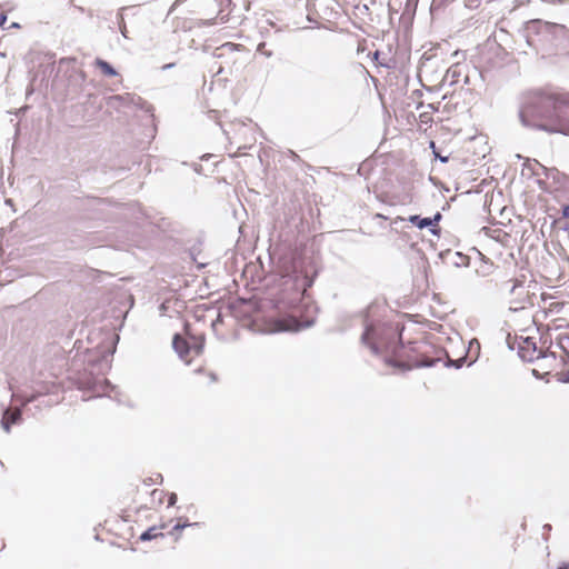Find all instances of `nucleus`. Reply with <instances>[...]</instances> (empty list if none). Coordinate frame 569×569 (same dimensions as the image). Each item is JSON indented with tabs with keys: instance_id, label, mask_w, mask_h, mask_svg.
Listing matches in <instances>:
<instances>
[{
	"instance_id": "1",
	"label": "nucleus",
	"mask_w": 569,
	"mask_h": 569,
	"mask_svg": "<svg viewBox=\"0 0 569 569\" xmlns=\"http://www.w3.org/2000/svg\"><path fill=\"white\" fill-rule=\"evenodd\" d=\"M362 326L363 347L390 365L401 341L403 326L393 319V312L386 302L378 301L366 309Z\"/></svg>"
},
{
	"instance_id": "2",
	"label": "nucleus",
	"mask_w": 569,
	"mask_h": 569,
	"mask_svg": "<svg viewBox=\"0 0 569 569\" xmlns=\"http://www.w3.org/2000/svg\"><path fill=\"white\" fill-rule=\"evenodd\" d=\"M521 117L546 119L539 127L549 132L569 134V93L553 90H537L529 94Z\"/></svg>"
},
{
	"instance_id": "3",
	"label": "nucleus",
	"mask_w": 569,
	"mask_h": 569,
	"mask_svg": "<svg viewBox=\"0 0 569 569\" xmlns=\"http://www.w3.org/2000/svg\"><path fill=\"white\" fill-rule=\"evenodd\" d=\"M436 359L435 349L426 339L410 341L407 345L400 341L390 365L402 369H411L431 366Z\"/></svg>"
},
{
	"instance_id": "4",
	"label": "nucleus",
	"mask_w": 569,
	"mask_h": 569,
	"mask_svg": "<svg viewBox=\"0 0 569 569\" xmlns=\"http://www.w3.org/2000/svg\"><path fill=\"white\" fill-rule=\"evenodd\" d=\"M533 321L538 326L546 328L547 331L568 327L569 303L542 293L539 308L533 315Z\"/></svg>"
},
{
	"instance_id": "5",
	"label": "nucleus",
	"mask_w": 569,
	"mask_h": 569,
	"mask_svg": "<svg viewBox=\"0 0 569 569\" xmlns=\"http://www.w3.org/2000/svg\"><path fill=\"white\" fill-rule=\"evenodd\" d=\"M563 330L556 333L555 337L550 335V345L547 348L548 355L545 359L549 361L547 366H540L545 373H550L557 367V359L562 363L569 362V326L562 328Z\"/></svg>"
},
{
	"instance_id": "6",
	"label": "nucleus",
	"mask_w": 569,
	"mask_h": 569,
	"mask_svg": "<svg viewBox=\"0 0 569 569\" xmlns=\"http://www.w3.org/2000/svg\"><path fill=\"white\" fill-rule=\"evenodd\" d=\"M128 499L137 503L139 508H150L154 502L161 505L164 498V491L160 489H150L141 485H136L128 493Z\"/></svg>"
},
{
	"instance_id": "7",
	"label": "nucleus",
	"mask_w": 569,
	"mask_h": 569,
	"mask_svg": "<svg viewBox=\"0 0 569 569\" xmlns=\"http://www.w3.org/2000/svg\"><path fill=\"white\" fill-rule=\"evenodd\" d=\"M218 50V57L226 59V63H229L230 60L232 64L242 62L243 58L249 54V51L244 46L232 42L222 44Z\"/></svg>"
},
{
	"instance_id": "8",
	"label": "nucleus",
	"mask_w": 569,
	"mask_h": 569,
	"mask_svg": "<svg viewBox=\"0 0 569 569\" xmlns=\"http://www.w3.org/2000/svg\"><path fill=\"white\" fill-rule=\"evenodd\" d=\"M174 350L179 353L180 358L186 362L190 363L192 360V355L199 356L202 351V346L190 347L184 338L180 335H174L172 341Z\"/></svg>"
},
{
	"instance_id": "9",
	"label": "nucleus",
	"mask_w": 569,
	"mask_h": 569,
	"mask_svg": "<svg viewBox=\"0 0 569 569\" xmlns=\"http://www.w3.org/2000/svg\"><path fill=\"white\" fill-rule=\"evenodd\" d=\"M519 356L528 362H535L539 360L540 358L545 359V356L548 355L547 350L543 351L542 349L537 348L536 342L532 338H526L520 345H519Z\"/></svg>"
},
{
	"instance_id": "10",
	"label": "nucleus",
	"mask_w": 569,
	"mask_h": 569,
	"mask_svg": "<svg viewBox=\"0 0 569 569\" xmlns=\"http://www.w3.org/2000/svg\"><path fill=\"white\" fill-rule=\"evenodd\" d=\"M441 219V214L437 213L433 218H420L419 216H411L409 221L418 227L419 229H423L427 227L437 226L438 221Z\"/></svg>"
},
{
	"instance_id": "11",
	"label": "nucleus",
	"mask_w": 569,
	"mask_h": 569,
	"mask_svg": "<svg viewBox=\"0 0 569 569\" xmlns=\"http://www.w3.org/2000/svg\"><path fill=\"white\" fill-rule=\"evenodd\" d=\"M21 417V412L18 408L11 410L8 409L4 411L1 423L3 429L9 432L11 425L16 423Z\"/></svg>"
},
{
	"instance_id": "12",
	"label": "nucleus",
	"mask_w": 569,
	"mask_h": 569,
	"mask_svg": "<svg viewBox=\"0 0 569 569\" xmlns=\"http://www.w3.org/2000/svg\"><path fill=\"white\" fill-rule=\"evenodd\" d=\"M94 66L100 70V72L106 77H114L117 76V71L104 60L96 59Z\"/></svg>"
},
{
	"instance_id": "13",
	"label": "nucleus",
	"mask_w": 569,
	"mask_h": 569,
	"mask_svg": "<svg viewBox=\"0 0 569 569\" xmlns=\"http://www.w3.org/2000/svg\"><path fill=\"white\" fill-rule=\"evenodd\" d=\"M164 528H166V525H161L160 527H156V526L151 527L148 530H146L143 533H141L140 539L142 541H147V540L154 539L159 536H162L163 533L161 532V530Z\"/></svg>"
},
{
	"instance_id": "14",
	"label": "nucleus",
	"mask_w": 569,
	"mask_h": 569,
	"mask_svg": "<svg viewBox=\"0 0 569 569\" xmlns=\"http://www.w3.org/2000/svg\"><path fill=\"white\" fill-rule=\"evenodd\" d=\"M432 123V117L429 112H422L420 113L419 116V127L420 128H423V130H426L427 128H429Z\"/></svg>"
},
{
	"instance_id": "15",
	"label": "nucleus",
	"mask_w": 569,
	"mask_h": 569,
	"mask_svg": "<svg viewBox=\"0 0 569 569\" xmlns=\"http://www.w3.org/2000/svg\"><path fill=\"white\" fill-rule=\"evenodd\" d=\"M162 481V476L160 473H154L151 477H148L142 480V485L147 488H151L152 486L160 483Z\"/></svg>"
},
{
	"instance_id": "16",
	"label": "nucleus",
	"mask_w": 569,
	"mask_h": 569,
	"mask_svg": "<svg viewBox=\"0 0 569 569\" xmlns=\"http://www.w3.org/2000/svg\"><path fill=\"white\" fill-rule=\"evenodd\" d=\"M198 526H200V523H199V522H194V523H187V522H184V523H180V522H178V523L172 528V531H170V535H171V536H174V537H176V539H178V537H179V536H178V532H179V531H181L182 529H184V528H187V527H198Z\"/></svg>"
},
{
	"instance_id": "17",
	"label": "nucleus",
	"mask_w": 569,
	"mask_h": 569,
	"mask_svg": "<svg viewBox=\"0 0 569 569\" xmlns=\"http://www.w3.org/2000/svg\"><path fill=\"white\" fill-rule=\"evenodd\" d=\"M199 373L203 375L207 379V382L209 385L217 381V376L213 373V372H207L204 370H199Z\"/></svg>"
},
{
	"instance_id": "18",
	"label": "nucleus",
	"mask_w": 569,
	"mask_h": 569,
	"mask_svg": "<svg viewBox=\"0 0 569 569\" xmlns=\"http://www.w3.org/2000/svg\"><path fill=\"white\" fill-rule=\"evenodd\" d=\"M537 362V367L532 369L533 373H542V375H546L541 369H540V366H547L549 363L548 360H543L542 358H540L539 360L536 361Z\"/></svg>"
},
{
	"instance_id": "19",
	"label": "nucleus",
	"mask_w": 569,
	"mask_h": 569,
	"mask_svg": "<svg viewBox=\"0 0 569 569\" xmlns=\"http://www.w3.org/2000/svg\"><path fill=\"white\" fill-rule=\"evenodd\" d=\"M164 497H167L168 507H172L177 502V495L174 492L164 493Z\"/></svg>"
},
{
	"instance_id": "20",
	"label": "nucleus",
	"mask_w": 569,
	"mask_h": 569,
	"mask_svg": "<svg viewBox=\"0 0 569 569\" xmlns=\"http://www.w3.org/2000/svg\"><path fill=\"white\" fill-rule=\"evenodd\" d=\"M430 148L432 149L435 157L439 158L441 162H447L448 161V157H442V154H439L436 151V143L433 141L430 142Z\"/></svg>"
},
{
	"instance_id": "21",
	"label": "nucleus",
	"mask_w": 569,
	"mask_h": 569,
	"mask_svg": "<svg viewBox=\"0 0 569 569\" xmlns=\"http://www.w3.org/2000/svg\"><path fill=\"white\" fill-rule=\"evenodd\" d=\"M254 143H256V137L253 134H251V138L249 139L248 143H246L243 146H239L238 150L240 151L242 149L251 148Z\"/></svg>"
},
{
	"instance_id": "22",
	"label": "nucleus",
	"mask_w": 569,
	"mask_h": 569,
	"mask_svg": "<svg viewBox=\"0 0 569 569\" xmlns=\"http://www.w3.org/2000/svg\"><path fill=\"white\" fill-rule=\"evenodd\" d=\"M7 20L6 11L3 10L2 6L0 4V26H2Z\"/></svg>"
},
{
	"instance_id": "23",
	"label": "nucleus",
	"mask_w": 569,
	"mask_h": 569,
	"mask_svg": "<svg viewBox=\"0 0 569 569\" xmlns=\"http://www.w3.org/2000/svg\"><path fill=\"white\" fill-rule=\"evenodd\" d=\"M563 217L569 219V208H565L563 210ZM567 229H569V224L567 226Z\"/></svg>"
},
{
	"instance_id": "24",
	"label": "nucleus",
	"mask_w": 569,
	"mask_h": 569,
	"mask_svg": "<svg viewBox=\"0 0 569 569\" xmlns=\"http://www.w3.org/2000/svg\"><path fill=\"white\" fill-rule=\"evenodd\" d=\"M558 569H569V562L563 565V566H561V567H559Z\"/></svg>"
},
{
	"instance_id": "25",
	"label": "nucleus",
	"mask_w": 569,
	"mask_h": 569,
	"mask_svg": "<svg viewBox=\"0 0 569 569\" xmlns=\"http://www.w3.org/2000/svg\"><path fill=\"white\" fill-rule=\"evenodd\" d=\"M243 131L247 132V131H252V130L243 127Z\"/></svg>"
}]
</instances>
